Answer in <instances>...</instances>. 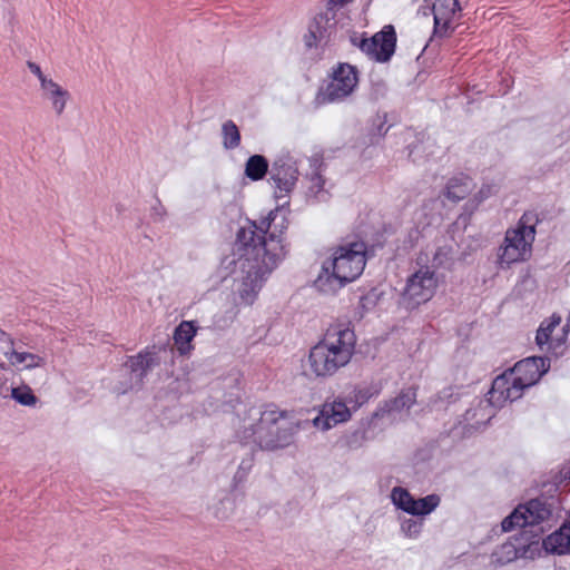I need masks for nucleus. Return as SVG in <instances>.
Listing matches in <instances>:
<instances>
[{"instance_id":"1","label":"nucleus","mask_w":570,"mask_h":570,"mask_svg":"<svg viewBox=\"0 0 570 570\" xmlns=\"http://www.w3.org/2000/svg\"><path fill=\"white\" fill-rule=\"evenodd\" d=\"M286 228L284 213L275 209L259 223L247 220L237 230L229 267L245 304L254 303L271 273L285 257L282 234Z\"/></svg>"},{"instance_id":"2","label":"nucleus","mask_w":570,"mask_h":570,"mask_svg":"<svg viewBox=\"0 0 570 570\" xmlns=\"http://www.w3.org/2000/svg\"><path fill=\"white\" fill-rule=\"evenodd\" d=\"M355 344L356 337L350 327H328L323 338L309 350L307 366L311 375L317 379L333 376L351 362Z\"/></svg>"},{"instance_id":"3","label":"nucleus","mask_w":570,"mask_h":570,"mask_svg":"<svg viewBox=\"0 0 570 570\" xmlns=\"http://www.w3.org/2000/svg\"><path fill=\"white\" fill-rule=\"evenodd\" d=\"M366 265V245L354 242L333 249L315 279V286L325 294L341 289L361 276Z\"/></svg>"},{"instance_id":"4","label":"nucleus","mask_w":570,"mask_h":570,"mask_svg":"<svg viewBox=\"0 0 570 570\" xmlns=\"http://www.w3.org/2000/svg\"><path fill=\"white\" fill-rule=\"evenodd\" d=\"M547 357L531 356L519 361L513 368L497 376L490 390V402L503 406L507 402L520 399L523 391L534 385L549 370Z\"/></svg>"},{"instance_id":"5","label":"nucleus","mask_w":570,"mask_h":570,"mask_svg":"<svg viewBox=\"0 0 570 570\" xmlns=\"http://www.w3.org/2000/svg\"><path fill=\"white\" fill-rule=\"evenodd\" d=\"M287 412L276 406H267L264 411L252 409L248 412V423L243 425L242 439L252 440L262 449L274 450L288 445L293 439L295 429L291 423L278 426L284 421Z\"/></svg>"},{"instance_id":"6","label":"nucleus","mask_w":570,"mask_h":570,"mask_svg":"<svg viewBox=\"0 0 570 570\" xmlns=\"http://www.w3.org/2000/svg\"><path fill=\"white\" fill-rule=\"evenodd\" d=\"M523 219L524 217L515 227L505 232L503 243L498 249L500 268H509L512 264L524 262L531 256L535 229L533 226L527 225Z\"/></svg>"},{"instance_id":"7","label":"nucleus","mask_w":570,"mask_h":570,"mask_svg":"<svg viewBox=\"0 0 570 570\" xmlns=\"http://www.w3.org/2000/svg\"><path fill=\"white\" fill-rule=\"evenodd\" d=\"M439 287V277L429 266H421L406 281L402 293V304L414 309L432 299Z\"/></svg>"},{"instance_id":"8","label":"nucleus","mask_w":570,"mask_h":570,"mask_svg":"<svg viewBox=\"0 0 570 570\" xmlns=\"http://www.w3.org/2000/svg\"><path fill=\"white\" fill-rule=\"evenodd\" d=\"M358 83V73L354 66L345 62L333 68L331 80L322 90L320 99L324 104L342 101L351 96Z\"/></svg>"},{"instance_id":"9","label":"nucleus","mask_w":570,"mask_h":570,"mask_svg":"<svg viewBox=\"0 0 570 570\" xmlns=\"http://www.w3.org/2000/svg\"><path fill=\"white\" fill-rule=\"evenodd\" d=\"M551 515L550 507L538 499L530 500L524 504H519L507 518L503 519L501 527L504 532L515 528H525L540 524Z\"/></svg>"},{"instance_id":"10","label":"nucleus","mask_w":570,"mask_h":570,"mask_svg":"<svg viewBox=\"0 0 570 570\" xmlns=\"http://www.w3.org/2000/svg\"><path fill=\"white\" fill-rule=\"evenodd\" d=\"M541 548L538 541L524 542L522 539L514 538L499 546L491 554V563L494 566H504L517 559L533 560L540 556Z\"/></svg>"},{"instance_id":"11","label":"nucleus","mask_w":570,"mask_h":570,"mask_svg":"<svg viewBox=\"0 0 570 570\" xmlns=\"http://www.w3.org/2000/svg\"><path fill=\"white\" fill-rule=\"evenodd\" d=\"M352 414L353 410L347 400L335 396L322 404L318 415L313 420V425L321 431H328L337 424L350 421Z\"/></svg>"},{"instance_id":"12","label":"nucleus","mask_w":570,"mask_h":570,"mask_svg":"<svg viewBox=\"0 0 570 570\" xmlns=\"http://www.w3.org/2000/svg\"><path fill=\"white\" fill-rule=\"evenodd\" d=\"M271 179L275 185V197H286L298 179L296 161L289 156L277 158L272 166Z\"/></svg>"},{"instance_id":"13","label":"nucleus","mask_w":570,"mask_h":570,"mask_svg":"<svg viewBox=\"0 0 570 570\" xmlns=\"http://www.w3.org/2000/svg\"><path fill=\"white\" fill-rule=\"evenodd\" d=\"M396 35L392 26H385L382 31L361 42L363 52L377 61H387L394 53Z\"/></svg>"},{"instance_id":"14","label":"nucleus","mask_w":570,"mask_h":570,"mask_svg":"<svg viewBox=\"0 0 570 570\" xmlns=\"http://www.w3.org/2000/svg\"><path fill=\"white\" fill-rule=\"evenodd\" d=\"M561 317L553 314L550 318L543 321L537 331L535 343L541 351H557L567 340L568 326L562 328L560 336H553V331L560 325Z\"/></svg>"},{"instance_id":"15","label":"nucleus","mask_w":570,"mask_h":570,"mask_svg":"<svg viewBox=\"0 0 570 570\" xmlns=\"http://www.w3.org/2000/svg\"><path fill=\"white\" fill-rule=\"evenodd\" d=\"M416 402V391L413 387L402 390L395 397L381 403L374 413L376 417L385 415L400 416L407 414Z\"/></svg>"},{"instance_id":"16","label":"nucleus","mask_w":570,"mask_h":570,"mask_svg":"<svg viewBox=\"0 0 570 570\" xmlns=\"http://www.w3.org/2000/svg\"><path fill=\"white\" fill-rule=\"evenodd\" d=\"M40 96L46 101L55 116L61 117L71 99V94L67 88L51 79L39 88Z\"/></svg>"},{"instance_id":"17","label":"nucleus","mask_w":570,"mask_h":570,"mask_svg":"<svg viewBox=\"0 0 570 570\" xmlns=\"http://www.w3.org/2000/svg\"><path fill=\"white\" fill-rule=\"evenodd\" d=\"M6 360L8 366L16 368L18 372L42 368L47 364L45 355L27 351L20 343L16 345Z\"/></svg>"},{"instance_id":"18","label":"nucleus","mask_w":570,"mask_h":570,"mask_svg":"<svg viewBox=\"0 0 570 570\" xmlns=\"http://www.w3.org/2000/svg\"><path fill=\"white\" fill-rule=\"evenodd\" d=\"M126 364L136 381L135 385L140 386L147 373L159 364V357L154 348H146L130 356Z\"/></svg>"},{"instance_id":"19","label":"nucleus","mask_w":570,"mask_h":570,"mask_svg":"<svg viewBox=\"0 0 570 570\" xmlns=\"http://www.w3.org/2000/svg\"><path fill=\"white\" fill-rule=\"evenodd\" d=\"M490 402V392L488 393V397L485 400L479 401V403L469 409L464 414V421L470 424L474 429H479L483 425H487L490 420L494 416V409H500Z\"/></svg>"},{"instance_id":"20","label":"nucleus","mask_w":570,"mask_h":570,"mask_svg":"<svg viewBox=\"0 0 570 570\" xmlns=\"http://www.w3.org/2000/svg\"><path fill=\"white\" fill-rule=\"evenodd\" d=\"M547 552L554 554L570 553V521L564 523L559 530L548 535L543 542Z\"/></svg>"},{"instance_id":"21","label":"nucleus","mask_w":570,"mask_h":570,"mask_svg":"<svg viewBox=\"0 0 570 570\" xmlns=\"http://www.w3.org/2000/svg\"><path fill=\"white\" fill-rule=\"evenodd\" d=\"M460 9L459 0H435L432 8L435 29H446Z\"/></svg>"},{"instance_id":"22","label":"nucleus","mask_w":570,"mask_h":570,"mask_svg":"<svg viewBox=\"0 0 570 570\" xmlns=\"http://www.w3.org/2000/svg\"><path fill=\"white\" fill-rule=\"evenodd\" d=\"M381 385L377 383L360 384L352 387L345 396L353 412L367 403L372 397L379 395Z\"/></svg>"},{"instance_id":"23","label":"nucleus","mask_w":570,"mask_h":570,"mask_svg":"<svg viewBox=\"0 0 570 570\" xmlns=\"http://www.w3.org/2000/svg\"><path fill=\"white\" fill-rule=\"evenodd\" d=\"M472 179L466 176L454 177L449 180L445 187V196L448 199L459 202L465 198L472 190Z\"/></svg>"},{"instance_id":"24","label":"nucleus","mask_w":570,"mask_h":570,"mask_svg":"<svg viewBox=\"0 0 570 570\" xmlns=\"http://www.w3.org/2000/svg\"><path fill=\"white\" fill-rule=\"evenodd\" d=\"M196 335L194 322L184 321L175 331L174 341L180 354H186L191 350L190 342Z\"/></svg>"},{"instance_id":"25","label":"nucleus","mask_w":570,"mask_h":570,"mask_svg":"<svg viewBox=\"0 0 570 570\" xmlns=\"http://www.w3.org/2000/svg\"><path fill=\"white\" fill-rule=\"evenodd\" d=\"M235 497L233 493H225L212 504L210 510L218 520L229 519L235 511Z\"/></svg>"},{"instance_id":"26","label":"nucleus","mask_w":570,"mask_h":570,"mask_svg":"<svg viewBox=\"0 0 570 570\" xmlns=\"http://www.w3.org/2000/svg\"><path fill=\"white\" fill-rule=\"evenodd\" d=\"M268 171V161L262 155H253L250 156L245 165V175L250 180H259L264 178L266 173Z\"/></svg>"},{"instance_id":"27","label":"nucleus","mask_w":570,"mask_h":570,"mask_svg":"<svg viewBox=\"0 0 570 570\" xmlns=\"http://www.w3.org/2000/svg\"><path fill=\"white\" fill-rule=\"evenodd\" d=\"M9 396L22 406L33 407L38 403V397L35 395L31 387L24 383L18 386H11Z\"/></svg>"},{"instance_id":"28","label":"nucleus","mask_w":570,"mask_h":570,"mask_svg":"<svg viewBox=\"0 0 570 570\" xmlns=\"http://www.w3.org/2000/svg\"><path fill=\"white\" fill-rule=\"evenodd\" d=\"M390 497H391L392 503L397 509H400L409 514H411V512H413L415 510L413 508L415 498H413V495L405 488H402V487L393 488Z\"/></svg>"},{"instance_id":"29","label":"nucleus","mask_w":570,"mask_h":570,"mask_svg":"<svg viewBox=\"0 0 570 570\" xmlns=\"http://www.w3.org/2000/svg\"><path fill=\"white\" fill-rule=\"evenodd\" d=\"M453 264V250L451 246H440L438 247L431 259V264L428 265L432 271H436L439 268H450Z\"/></svg>"},{"instance_id":"30","label":"nucleus","mask_w":570,"mask_h":570,"mask_svg":"<svg viewBox=\"0 0 570 570\" xmlns=\"http://www.w3.org/2000/svg\"><path fill=\"white\" fill-rule=\"evenodd\" d=\"M441 499L436 494H429L424 498L415 499L413 508L415 509L411 512V515L414 517H425L433 512L440 504Z\"/></svg>"},{"instance_id":"31","label":"nucleus","mask_w":570,"mask_h":570,"mask_svg":"<svg viewBox=\"0 0 570 570\" xmlns=\"http://www.w3.org/2000/svg\"><path fill=\"white\" fill-rule=\"evenodd\" d=\"M223 145L226 149H235L240 145V132L233 120H227L222 126Z\"/></svg>"},{"instance_id":"32","label":"nucleus","mask_w":570,"mask_h":570,"mask_svg":"<svg viewBox=\"0 0 570 570\" xmlns=\"http://www.w3.org/2000/svg\"><path fill=\"white\" fill-rule=\"evenodd\" d=\"M423 522L412 519V518H404L401 520L400 529L404 537L409 539H416L422 532Z\"/></svg>"},{"instance_id":"33","label":"nucleus","mask_w":570,"mask_h":570,"mask_svg":"<svg viewBox=\"0 0 570 570\" xmlns=\"http://www.w3.org/2000/svg\"><path fill=\"white\" fill-rule=\"evenodd\" d=\"M497 190L498 188L494 184H483L468 205H470L472 208H476L483 200L494 195Z\"/></svg>"},{"instance_id":"34","label":"nucleus","mask_w":570,"mask_h":570,"mask_svg":"<svg viewBox=\"0 0 570 570\" xmlns=\"http://www.w3.org/2000/svg\"><path fill=\"white\" fill-rule=\"evenodd\" d=\"M12 374V371L8 366V364L0 363V397H9L10 389L12 384H9V375Z\"/></svg>"},{"instance_id":"35","label":"nucleus","mask_w":570,"mask_h":570,"mask_svg":"<svg viewBox=\"0 0 570 570\" xmlns=\"http://www.w3.org/2000/svg\"><path fill=\"white\" fill-rule=\"evenodd\" d=\"M16 345L17 343H14L12 337L0 330V355L7 358Z\"/></svg>"},{"instance_id":"36","label":"nucleus","mask_w":570,"mask_h":570,"mask_svg":"<svg viewBox=\"0 0 570 570\" xmlns=\"http://www.w3.org/2000/svg\"><path fill=\"white\" fill-rule=\"evenodd\" d=\"M27 66H28V69L30 70V72L37 77V79L39 81V88L52 79L49 75L45 73L41 70L40 66L37 65L36 62L28 61Z\"/></svg>"},{"instance_id":"37","label":"nucleus","mask_w":570,"mask_h":570,"mask_svg":"<svg viewBox=\"0 0 570 570\" xmlns=\"http://www.w3.org/2000/svg\"><path fill=\"white\" fill-rule=\"evenodd\" d=\"M330 4L332 6H343L346 0H328Z\"/></svg>"},{"instance_id":"38","label":"nucleus","mask_w":570,"mask_h":570,"mask_svg":"<svg viewBox=\"0 0 570 570\" xmlns=\"http://www.w3.org/2000/svg\"><path fill=\"white\" fill-rule=\"evenodd\" d=\"M314 180L316 181V186L318 187V189H321L323 184L322 178L320 176H315Z\"/></svg>"},{"instance_id":"39","label":"nucleus","mask_w":570,"mask_h":570,"mask_svg":"<svg viewBox=\"0 0 570 570\" xmlns=\"http://www.w3.org/2000/svg\"><path fill=\"white\" fill-rule=\"evenodd\" d=\"M425 261H428V255H425ZM424 262L423 254H421L417 258V263L421 264Z\"/></svg>"}]
</instances>
